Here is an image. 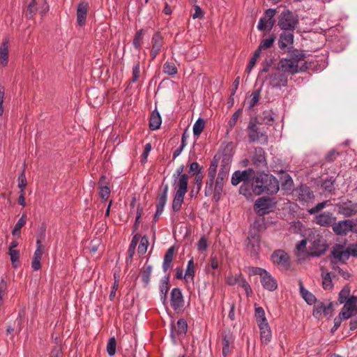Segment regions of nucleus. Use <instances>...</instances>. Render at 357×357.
I'll return each mask as SVG.
<instances>
[{
	"label": "nucleus",
	"instance_id": "f257e3e1",
	"mask_svg": "<svg viewBox=\"0 0 357 357\" xmlns=\"http://www.w3.org/2000/svg\"><path fill=\"white\" fill-rule=\"evenodd\" d=\"M279 189L278 181L274 176L264 172L257 174L255 179L254 195H259L266 193L272 195L276 194Z\"/></svg>",
	"mask_w": 357,
	"mask_h": 357
},
{
	"label": "nucleus",
	"instance_id": "f03ea898",
	"mask_svg": "<svg viewBox=\"0 0 357 357\" xmlns=\"http://www.w3.org/2000/svg\"><path fill=\"white\" fill-rule=\"evenodd\" d=\"M307 241L310 243L307 252L310 256L320 257L326 252L328 245L326 241L317 231H309Z\"/></svg>",
	"mask_w": 357,
	"mask_h": 357
},
{
	"label": "nucleus",
	"instance_id": "7ed1b4c3",
	"mask_svg": "<svg viewBox=\"0 0 357 357\" xmlns=\"http://www.w3.org/2000/svg\"><path fill=\"white\" fill-rule=\"evenodd\" d=\"M299 23L298 15L288 9H284L278 18V26L283 31H294Z\"/></svg>",
	"mask_w": 357,
	"mask_h": 357
},
{
	"label": "nucleus",
	"instance_id": "20e7f679",
	"mask_svg": "<svg viewBox=\"0 0 357 357\" xmlns=\"http://www.w3.org/2000/svg\"><path fill=\"white\" fill-rule=\"evenodd\" d=\"M308 68V66L306 62L303 63L301 66L298 63H294L290 58L281 59L278 63V70H282L281 72L287 73L291 75H294L299 72H303Z\"/></svg>",
	"mask_w": 357,
	"mask_h": 357
},
{
	"label": "nucleus",
	"instance_id": "39448f33",
	"mask_svg": "<svg viewBox=\"0 0 357 357\" xmlns=\"http://www.w3.org/2000/svg\"><path fill=\"white\" fill-rule=\"evenodd\" d=\"M257 119H251L248 126V136L250 143L255 142L260 138L263 144H267L268 135L265 132L261 131L260 128L257 126Z\"/></svg>",
	"mask_w": 357,
	"mask_h": 357
},
{
	"label": "nucleus",
	"instance_id": "423d86ee",
	"mask_svg": "<svg viewBox=\"0 0 357 357\" xmlns=\"http://www.w3.org/2000/svg\"><path fill=\"white\" fill-rule=\"evenodd\" d=\"M229 171V168L227 165H222V167H220L219 170L215 183L213 194V199L216 202H218L221 199L224 181L228 178Z\"/></svg>",
	"mask_w": 357,
	"mask_h": 357
},
{
	"label": "nucleus",
	"instance_id": "0eeeda50",
	"mask_svg": "<svg viewBox=\"0 0 357 357\" xmlns=\"http://www.w3.org/2000/svg\"><path fill=\"white\" fill-rule=\"evenodd\" d=\"M266 79L268 81L270 86L278 89L287 85L288 76L278 69L274 73L268 75Z\"/></svg>",
	"mask_w": 357,
	"mask_h": 357
},
{
	"label": "nucleus",
	"instance_id": "6e6552de",
	"mask_svg": "<svg viewBox=\"0 0 357 357\" xmlns=\"http://www.w3.org/2000/svg\"><path fill=\"white\" fill-rule=\"evenodd\" d=\"M333 314V304L329 303L328 305L321 301H317L313 307L312 315L317 319H321L324 317H331Z\"/></svg>",
	"mask_w": 357,
	"mask_h": 357
},
{
	"label": "nucleus",
	"instance_id": "1a4fd4ad",
	"mask_svg": "<svg viewBox=\"0 0 357 357\" xmlns=\"http://www.w3.org/2000/svg\"><path fill=\"white\" fill-rule=\"evenodd\" d=\"M335 207L337 213L345 218H350L357 214V203H354L349 199L336 204Z\"/></svg>",
	"mask_w": 357,
	"mask_h": 357
},
{
	"label": "nucleus",
	"instance_id": "9d476101",
	"mask_svg": "<svg viewBox=\"0 0 357 357\" xmlns=\"http://www.w3.org/2000/svg\"><path fill=\"white\" fill-rule=\"evenodd\" d=\"M273 207L274 203L272 202V199L269 197H263L256 201L254 210L258 215L262 216L270 213Z\"/></svg>",
	"mask_w": 357,
	"mask_h": 357
},
{
	"label": "nucleus",
	"instance_id": "9b49d317",
	"mask_svg": "<svg viewBox=\"0 0 357 357\" xmlns=\"http://www.w3.org/2000/svg\"><path fill=\"white\" fill-rule=\"evenodd\" d=\"M294 38V31H283L280 33L278 40L279 48L284 52H290V50L293 47Z\"/></svg>",
	"mask_w": 357,
	"mask_h": 357
},
{
	"label": "nucleus",
	"instance_id": "f8f14e48",
	"mask_svg": "<svg viewBox=\"0 0 357 357\" xmlns=\"http://www.w3.org/2000/svg\"><path fill=\"white\" fill-rule=\"evenodd\" d=\"M353 220L347 219L340 220L333 225V231L338 236H346L349 232H351Z\"/></svg>",
	"mask_w": 357,
	"mask_h": 357
},
{
	"label": "nucleus",
	"instance_id": "ddd939ff",
	"mask_svg": "<svg viewBox=\"0 0 357 357\" xmlns=\"http://www.w3.org/2000/svg\"><path fill=\"white\" fill-rule=\"evenodd\" d=\"M336 221V217L331 212H324L317 215L314 218V222L321 227H333V225Z\"/></svg>",
	"mask_w": 357,
	"mask_h": 357
},
{
	"label": "nucleus",
	"instance_id": "4468645a",
	"mask_svg": "<svg viewBox=\"0 0 357 357\" xmlns=\"http://www.w3.org/2000/svg\"><path fill=\"white\" fill-rule=\"evenodd\" d=\"M266 153L261 147H256L254 151V154L252 158V164L256 167L259 169L266 168L267 167V162L266 159Z\"/></svg>",
	"mask_w": 357,
	"mask_h": 357
},
{
	"label": "nucleus",
	"instance_id": "2eb2a0df",
	"mask_svg": "<svg viewBox=\"0 0 357 357\" xmlns=\"http://www.w3.org/2000/svg\"><path fill=\"white\" fill-rule=\"evenodd\" d=\"M273 264L283 268H288L289 266V257L288 255L280 250L275 251L271 255Z\"/></svg>",
	"mask_w": 357,
	"mask_h": 357
},
{
	"label": "nucleus",
	"instance_id": "dca6fc26",
	"mask_svg": "<svg viewBox=\"0 0 357 357\" xmlns=\"http://www.w3.org/2000/svg\"><path fill=\"white\" fill-rule=\"evenodd\" d=\"M171 305L174 310H179L184 306V300L179 288H174L171 291Z\"/></svg>",
	"mask_w": 357,
	"mask_h": 357
},
{
	"label": "nucleus",
	"instance_id": "f3484780",
	"mask_svg": "<svg viewBox=\"0 0 357 357\" xmlns=\"http://www.w3.org/2000/svg\"><path fill=\"white\" fill-rule=\"evenodd\" d=\"M152 48L150 52L151 60H153L160 53L163 46V38L160 32H155L151 39Z\"/></svg>",
	"mask_w": 357,
	"mask_h": 357
},
{
	"label": "nucleus",
	"instance_id": "a211bd4d",
	"mask_svg": "<svg viewBox=\"0 0 357 357\" xmlns=\"http://www.w3.org/2000/svg\"><path fill=\"white\" fill-rule=\"evenodd\" d=\"M331 254L334 259L341 263H344L350 256L349 248L344 250V245L340 244H336L333 247Z\"/></svg>",
	"mask_w": 357,
	"mask_h": 357
},
{
	"label": "nucleus",
	"instance_id": "6ab92c4d",
	"mask_svg": "<svg viewBox=\"0 0 357 357\" xmlns=\"http://www.w3.org/2000/svg\"><path fill=\"white\" fill-rule=\"evenodd\" d=\"M176 325L177 329L176 328V326L174 324V323H172L171 324V337L173 340H174L176 337V336L181 335H185L188 330L187 321L183 318L179 319L177 321Z\"/></svg>",
	"mask_w": 357,
	"mask_h": 357
},
{
	"label": "nucleus",
	"instance_id": "aec40b11",
	"mask_svg": "<svg viewBox=\"0 0 357 357\" xmlns=\"http://www.w3.org/2000/svg\"><path fill=\"white\" fill-rule=\"evenodd\" d=\"M261 283L263 287L270 291H273L278 288L276 280L267 271L261 277Z\"/></svg>",
	"mask_w": 357,
	"mask_h": 357
},
{
	"label": "nucleus",
	"instance_id": "412c9836",
	"mask_svg": "<svg viewBox=\"0 0 357 357\" xmlns=\"http://www.w3.org/2000/svg\"><path fill=\"white\" fill-rule=\"evenodd\" d=\"M89 3L86 1L80 2L77 8V22L79 26H82L86 23Z\"/></svg>",
	"mask_w": 357,
	"mask_h": 357
},
{
	"label": "nucleus",
	"instance_id": "4be33fe9",
	"mask_svg": "<svg viewBox=\"0 0 357 357\" xmlns=\"http://www.w3.org/2000/svg\"><path fill=\"white\" fill-rule=\"evenodd\" d=\"M296 192L298 195L299 200L305 202H307L314 198L313 192L306 185H301Z\"/></svg>",
	"mask_w": 357,
	"mask_h": 357
},
{
	"label": "nucleus",
	"instance_id": "5701e85b",
	"mask_svg": "<svg viewBox=\"0 0 357 357\" xmlns=\"http://www.w3.org/2000/svg\"><path fill=\"white\" fill-rule=\"evenodd\" d=\"M45 246L43 245H36V249L34 252L31 261V267L33 271H38L41 268L40 260L44 253Z\"/></svg>",
	"mask_w": 357,
	"mask_h": 357
},
{
	"label": "nucleus",
	"instance_id": "b1692460",
	"mask_svg": "<svg viewBox=\"0 0 357 357\" xmlns=\"http://www.w3.org/2000/svg\"><path fill=\"white\" fill-rule=\"evenodd\" d=\"M9 42V38L6 37L3 39L0 46V63L3 66H6L8 64Z\"/></svg>",
	"mask_w": 357,
	"mask_h": 357
},
{
	"label": "nucleus",
	"instance_id": "393cba45",
	"mask_svg": "<svg viewBox=\"0 0 357 357\" xmlns=\"http://www.w3.org/2000/svg\"><path fill=\"white\" fill-rule=\"evenodd\" d=\"M260 330V337L262 343L268 344L271 340V331L268 323H259L258 325Z\"/></svg>",
	"mask_w": 357,
	"mask_h": 357
},
{
	"label": "nucleus",
	"instance_id": "a878e982",
	"mask_svg": "<svg viewBox=\"0 0 357 357\" xmlns=\"http://www.w3.org/2000/svg\"><path fill=\"white\" fill-rule=\"evenodd\" d=\"M298 284L303 298L308 305H314L317 302L315 296L304 288L301 280L298 281Z\"/></svg>",
	"mask_w": 357,
	"mask_h": 357
},
{
	"label": "nucleus",
	"instance_id": "bb28decb",
	"mask_svg": "<svg viewBox=\"0 0 357 357\" xmlns=\"http://www.w3.org/2000/svg\"><path fill=\"white\" fill-rule=\"evenodd\" d=\"M168 188V185L166 184L163 188L162 193L160 194L158 197V203L156 205L158 213H162L163 211L164 207L167 202Z\"/></svg>",
	"mask_w": 357,
	"mask_h": 357
},
{
	"label": "nucleus",
	"instance_id": "cd10ccee",
	"mask_svg": "<svg viewBox=\"0 0 357 357\" xmlns=\"http://www.w3.org/2000/svg\"><path fill=\"white\" fill-rule=\"evenodd\" d=\"M162 119L160 113L158 110L155 109L152 112L149 119V128L151 130H155L160 127Z\"/></svg>",
	"mask_w": 357,
	"mask_h": 357
},
{
	"label": "nucleus",
	"instance_id": "c85d7f7f",
	"mask_svg": "<svg viewBox=\"0 0 357 357\" xmlns=\"http://www.w3.org/2000/svg\"><path fill=\"white\" fill-rule=\"evenodd\" d=\"M177 179L178 182L176 193L185 195L188 191V176L186 174H184L181 175V177H178Z\"/></svg>",
	"mask_w": 357,
	"mask_h": 357
},
{
	"label": "nucleus",
	"instance_id": "c756f323",
	"mask_svg": "<svg viewBox=\"0 0 357 357\" xmlns=\"http://www.w3.org/2000/svg\"><path fill=\"white\" fill-rule=\"evenodd\" d=\"M175 249L174 246H171L166 252L164 256V260L162 264V269L164 272H167V270L171 267L172 262L174 255Z\"/></svg>",
	"mask_w": 357,
	"mask_h": 357
},
{
	"label": "nucleus",
	"instance_id": "7c9ffc66",
	"mask_svg": "<svg viewBox=\"0 0 357 357\" xmlns=\"http://www.w3.org/2000/svg\"><path fill=\"white\" fill-rule=\"evenodd\" d=\"M152 266L148 264H145L140 271L141 279L144 287H147L149 284Z\"/></svg>",
	"mask_w": 357,
	"mask_h": 357
},
{
	"label": "nucleus",
	"instance_id": "2f4dec72",
	"mask_svg": "<svg viewBox=\"0 0 357 357\" xmlns=\"http://www.w3.org/2000/svg\"><path fill=\"white\" fill-rule=\"evenodd\" d=\"M220 158V155H215L213 158L209 168L208 169V178L215 179L217 172V167L218 166Z\"/></svg>",
	"mask_w": 357,
	"mask_h": 357
},
{
	"label": "nucleus",
	"instance_id": "473e14b6",
	"mask_svg": "<svg viewBox=\"0 0 357 357\" xmlns=\"http://www.w3.org/2000/svg\"><path fill=\"white\" fill-rule=\"evenodd\" d=\"M255 180L250 183H243L239 189L240 194L247 198L250 197L254 194Z\"/></svg>",
	"mask_w": 357,
	"mask_h": 357
},
{
	"label": "nucleus",
	"instance_id": "72a5a7b5",
	"mask_svg": "<svg viewBox=\"0 0 357 357\" xmlns=\"http://www.w3.org/2000/svg\"><path fill=\"white\" fill-rule=\"evenodd\" d=\"M240 175L243 178V183L252 182L257 176L255 170L252 168H249L242 172L240 171Z\"/></svg>",
	"mask_w": 357,
	"mask_h": 357
},
{
	"label": "nucleus",
	"instance_id": "f704fd0d",
	"mask_svg": "<svg viewBox=\"0 0 357 357\" xmlns=\"http://www.w3.org/2000/svg\"><path fill=\"white\" fill-rule=\"evenodd\" d=\"M184 196L185 195L183 194L175 193L172 206L174 212H178L181 208Z\"/></svg>",
	"mask_w": 357,
	"mask_h": 357
},
{
	"label": "nucleus",
	"instance_id": "c9c22d12",
	"mask_svg": "<svg viewBox=\"0 0 357 357\" xmlns=\"http://www.w3.org/2000/svg\"><path fill=\"white\" fill-rule=\"evenodd\" d=\"M233 339L231 335H225L222 338V356L227 357L230 352L229 345L232 342Z\"/></svg>",
	"mask_w": 357,
	"mask_h": 357
},
{
	"label": "nucleus",
	"instance_id": "e433bc0d",
	"mask_svg": "<svg viewBox=\"0 0 357 357\" xmlns=\"http://www.w3.org/2000/svg\"><path fill=\"white\" fill-rule=\"evenodd\" d=\"M163 72L168 75H175L178 73L177 68L174 63L166 61L163 65Z\"/></svg>",
	"mask_w": 357,
	"mask_h": 357
},
{
	"label": "nucleus",
	"instance_id": "4c0bfd02",
	"mask_svg": "<svg viewBox=\"0 0 357 357\" xmlns=\"http://www.w3.org/2000/svg\"><path fill=\"white\" fill-rule=\"evenodd\" d=\"M289 52L290 59L296 63L298 64L299 61H304L306 58V54H304L302 51L294 50Z\"/></svg>",
	"mask_w": 357,
	"mask_h": 357
},
{
	"label": "nucleus",
	"instance_id": "58836bf2",
	"mask_svg": "<svg viewBox=\"0 0 357 357\" xmlns=\"http://www.w3.org/2000/svg\"><path fill=\"white\" fill-rule=\"evenodd\" d=\"M145 34V30L139 29L137 31L135 37L133 38V45L137 50H139L142 42H143V36Z\"/></svg>",
	"mask_w": 357,
	"mask_h": 357
},
{
	"label": "nucleus",
	"instance_id": "ea45409f",
	"mask_svg": "<svg viewBox=\"0 0 357 357\" xmlns=\"http://www.w3.org/2000/svg\"><path fill=\"white\" fill-rule=\"evenodd\" d=\"M140 238H141V236L138 234H135L132 237V239L131 241V243L129 245L128 250V257L130 259H132V258L135 254L136 246L138 244V242H139Z\"/></svg>",
	"mask_w": 357,
	"mask_h": 357
},
{
	"label": "nucleus",
	"instance_id": "a19ab883",
	"mask_svg": "<svg viewBox=\"0 0 357 357\" xmlns=\"http://www.w3.org/2000/svg\"><path fill=\"white\" fill-rule=\"evenodd\" d=\"M276 13V10L273 8H268L264 13V18L267 19V22L269 24V30H271L275 25V20L273 19Z\"/></svg>",
	"mask_w": 357,
	"mask_h": 357
},
{
	"label": "nucleus",
	"instance_id": "79ce46f5",
	"mask_svg": "<svg viewBox=\"0 0 357 357\" xmlns=\"http://www.w3.org/2000/svg\"><path fill=\"white\" fill-rule=\"evenodd\" d=\"M255 316L258 325L259 324V323L264 324L268 322L265 316L264 310L261 307H255Z\"/></svg>",
	"mask_w": 357,
	"mask_h": 357
},
{
	"label": "nucleus",
	"instance_id": "37998d69",
	"mask_svg": "<svg viewBox=\"0 0 357 357\" xmlns=\"http://www.w3.org/2000/svg\"><path fill=\"white\" fill-rule=\"evenodd\" d=\"M322 287L325 290H331L333 287L332 279L330 273H322Z\"/></svg>",
	"mask_w": 357,
	"mask_h": 357
},
{
	"label": "nucleus",
	"instance_id": "c03bdc74",
	"mask_svg": "<svg viewBox=\"0 0 357 357\" xmlns=\"http://www.w3.org/2000/svg\"><path fill=\"white\" fill-rule=\"evenodd\" d=\"M350 291L351 289L349 285H344L342 290L340 291L338 295V301L340 303H344V302L346 301V300L351 296Z\"/></svg>",
	"mask_w": 357,
	"mask_h": 357
},
{
	"label": "nucleus",
	"instance_id": "a18cd8bd",
	"mask_svg": "<svg viewBox=\"0 0 357 357\" xmlns=\"http://www.w3.org/2000/svg\"><path fill=\"white\" fill-rule=\"evenodd\" d=\"M205 127V121L202 118H199L193 126V133L195 136H199Z\"/></svg>",
	"mask_w": 357,
	"mask_h": 357
},
{
	"label": "nucleus",
	"instance_id": "49530a36",
	"mask_svg": "<svg viewBox=\"0 0 357 357\" xmlns=\"http://www.w3.org/2000/svg\"><path fill=\"white\" fill-rule=\"evenodd\" d=\"M252 228L259 231L266 229V221L264 215H258L253 222Z\"/></svg>",
	"mask_w": 357,
	"mask_h": 357
},
{
	"label": "nucleus",
	"instance_id": "de8ad7c7",
	"mask_svg": "<svg viewBox=\"0 0 357 357\" xmlns=\"http://www.w3.org/2000/svg\"><path fill=\"white\" fill-rule=\"evenodd\" d=\"M344 309H347V310H354L356 307L357 305V296H351L349 298L344 302Z\"/></svg>",
	"mask_w": 357,
	"mask_h": 357
},
{
	"label": "nucleus",
	"instance_id": "09e8293b",
	"mask_svg": "<svg viewBox=\"0 0 357 357\" xmlns=\"http://www.w3.org/2000/svg\"><path fill=\"white\" fill-rule=\"evenodd\" d=\"M46 225L42 223L39 227L37 234L36 245H43V242L45 238Z\"/></svg>",
	"mask_w": 357,
	"mask_h": 357
},
{
	"label": "nucleus",
	"instance_id": "8fccbe9b",
	"mask_svg": "<svg viewBox=\"0 0 357 357\" xmlns=\"http://www.w3.org/2000/svg\"><path fill=\"white\" fill-rule=\"evenodd\" d=\"M275 40V36L274 35H271L268 38L262 40L259 45V49L264 50L271 47L273 45Z\"/></svg>",
	"mask_w": 357,
	"mask_h": 357
},
{
	"label": "nucleus",
	"instance_id": "3c124183",
	"mask_svg": "<svg viewBox=\"0 0 357 357\" xmlns=\"http://www.w3.org/2000/svg\"><path fill=\"white\" fill-rule=\"evenodd\" d=\"M8 255H10L12 265L14 268L19 266L20 261V252L17 250H8Z\"/></svg>",
	"mask_w": 357,
	"mask_h": 357
},
{
	"label": "nucleus",
	"instance_id": "603ef678",
	"mask_svg": "<svg viewBox=\"0 0 357 357\" xmlns=\"http://www.w3.org/2000/svg\"><path fill=\"white\" fill-rule=\"evenodd\" d=\"M238 284L244 289L245 294L248 296H251L252 295V290L251 289L250 285L244 278L243 275L240 277V280L238 282Z\"/></svg>",
	"mask_w": 357,
	"mask_h": 357
},
{
	"label": "nucleus",
	"instance_id": "864d4df0",
	"mask_svg": "<svg viewBox=\"0 0 357 357\" xmlns=\"http://www.w3.org/2000/svg\"><path fill=\"white\" fill-rule=\"evenodd\" d=\"M169 275H167L161 280V283L160 285V291L161 295H165V297H167L168 291L169 289Z\"/></svg>",
	"mask_w": 357,
	"mask_h": 357
},
{
	"label": "nucleus",
	"instance_id": "5fc2aeb1",
	"mask_svg": "<svg viewBox=\"0 0 357 357\" xmlns=\"http://www.w3.org/2000/svg\"><path fill=\"white\" fill-rule=\"evenodd\" d=\"M261 96V89H257L254 91L250 97L251 99L249 101V109H252V107L257 104Z\"/></svg>",
	"mask_w": 357,
	"mask_h": 357
},
{
	"label": "nucleus",
	"instance_id": "6e6d98bb",
	"mask_svg": "<svg viewBox=\"0 0 357 357\" xmlns=\"http://www.w3.org/2000/svg\"><path fill=\"white\" fill-rule=\"evenodd\" d=\"M140 243L137 248V252L139 255H144L146 253L147 250V248L149 245V239L148 237L144 236L140 238Z\"/></svg>",
	"mask_w": 357,
	"mask_h": 357
},
{
	"label": "nucleus",
	"instance_id": "4d7b16f0",
	"mask_svg": "<svg viewBox=\"0 0 357 357\" xmlns=\"http://www.w3.org/2000/svg\"><path fill=\"white\" fill-rule=\"evenodd\" d=\"M335 179L333 177L325 179L321 183V188L328 192L334 190Z\"/></svg>",
	"mask_w": 357,
	"mask_h": 357
},
{
	"label": "nucleus",
	"instance_id": "13d9d810",
	"mask_svg": "<svg viewBox=\"0 0 357 357\" xmlns=\"http://www.w3.org/2000/svg\"><path fill=\"white\" fill-rule=\"evenodd\" d=\"M36 0H31V1L28 5L26 11L25 13V15L28 18H32L36 13Z\"/></svg>",
	"mask_w": 357,
	"mask_h": 357
},
{
	"label": "nucleus",
	"instance_id": "bf43d9fd",
	"mask_svg": "<svg viewBox=\"0 0 357 357\" xmlns=\"http://www.w3.org/2000/svg\"><path fill=\"white\" fill-rule=\"evenodd\" d=\"M116 340L114 337L109 339L107 344V351L109 356H112L116 353Z\"/></svg>",
	"mask_w": 357,
	"mask_h": 357
},
{
	"label": "nucleus",
	"instance_id": "052dcab7",
	"mask_svg": "<svg viewBox=\"0 0 357 357\" xmlns=\"http://www.w3.org/2000/svg\"><path fill=\"white\" fill-rule=\"evenodd\" d=\"M247 272L250 276L252 275H259L260 278L262 276L263 274L265 273V271L266 270L259 268V267H253V266H248L246 268Z\"/></svg>",
	"mask_w": 357,
	"mask_h": 357
},
{
	"label": "nucleus",
	"instance_id": "680f3d73",
	"mask_svg": "<svg viewBox=\"0 0 357 357\" xmlns=\"http://www.w3.org/2000/svg\"><path fill=\"white\" fill-rule=\"evenodd\" d=\"M242 114V109H238L232 115L231 118L228 122V127L229 130H231L236 125L238 119Z\"/></svg>",
	"mask_w": 357,
	"mask_h": 357
},
{
	"label": "nucleus",
	"instance_id": "e2e57ef3",
	"mask_svg": "<svg viewBox=\"0 0 357 357\" xmlns=\"http://www.w3.org/2000/svg\"><path fill=\"white\" fill-rule=\"evenodd\" d=\"M101 245V240L100 238H94L93 239L90 245L88 247V249L89 250V252L92 254H95L99 250V248Z\"/></svg>",
	"mask_w": 357,
	"mask_h": 357
},
{
	"label": "nucleus",
	"instance_id": "0e129e2a",
	"mask_svg": "<svg viewBox=\"0 0 357 357\" xmlns=\"http://www.w3.org/2000/svg\"><path fill=\"white\" fill-rule=\"evenodd\" d=\"M140 77V65L139 61H137L132 67V79L131 82L135 83L137 82Z\"/></svg>",
	"mask_w": 357,
	"mask_h": 357
},
{
	"label": "nucleus",
	"instance_id": "69168bd1",
	"mask_svg": "<svg viewBox=\"0 0 357 357\" xmlns=\"http://www.w3.org/2000/svg\"><path fill=\"white\" fill-rule=\"evenodd\" d=\"M262 120L267 125H272L274 121L273 112L271 110L264 111L262 113Z\"/></svg>",
	"mask_w": 357,
	"mask_h": 357
},
{
	"label": "nucleus",
	"instance_id": "338daca9",
	"mask_svg": "<svg viewBox=\"0 0 357 357\" xmlns=\"http://www.w3.org/2000/svg\"><path fill=\"white\" fill-rule=\"evenodd\" d=\"M195 264L192 259L188 262L187 268L185 270V277H191L192 279L195 276Z\"/></svg>",
	"mask_w": 357,
	"mask_h": 357
},
{
	"label": "nucleus",
	"instance_id": "774afa93",
	"mask_svg": "<svg viewBox=\"0 0 357 357\" xmlns=\"http://www.w3.org/2000/svg\"><path fill=\"white\" fill-rule=\"evenodd\" d=\"M27 185L26 178L25 176V169H24L21 174L18 177V187L20 191L24 192V189Z\"/></svg>",
	"mask_w": 357,
	"mask_h": 357
}]
</instances>
